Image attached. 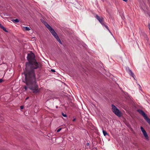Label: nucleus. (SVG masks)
<instances>
[{
  "label": "nucleus",
  "instance_id": "f257e3e1",
  "mask_svg": "<svg viewBox=\"0 0 150 150\" xmlns=\"http://www.w3.org/2000/svg\"><path fill=\"white\" fill-rule=\"evenodd\" d=\"M24 79L23 81L27 85H29V88L33 91V93H37L39 92L38 86L36 83L35 75L34 70H29L24 72Z\"/></svg>",
  "mask_w": 150,
  "mask_h": 150
},
{
  "label": "nucleus",
  "instance_id": "f03ea898",
  "mask_svg": "<svg viewBox=\"0 0 150 150\" xmlns=\"http://www.w3.org/2000/svg\"><path fill=\"white\" fill-rule=\"evenodd\" d=\"M35 57V55L33 53L28 54L27 58L28 62H26L25 64L26 67L30 68V70H34L39 67V65Z\"/></svg>",
  "mask_w": 150,
  "mask_h": 150
},
{
  "label": "nucleus",
  "instance_id": "7ed1b4c3",
  "mask_svg": "<svg viewBox=\"0 0 150 150\" xmlns=\"http://www.w3.org/2000/svg\"><path fill=\"white\" fill-rule=\"evenodd\" d=\"M48 30L59 43L60 44H62L61 41L59 37L55 32L54 30L51 27L49 28Z\"/></svg>",
  "mask_w": 150,
  "mask_h": 150
},
{
  "label": "nucleus",
  "instance_id": "20e7f679",
  "mask_svg": "<svg viewBox=\"0 0 150 150\" xmlns=\"http://www.w3.org/2000/svg\"><path fill=\"white\" fill-rule=\"evenodd\" d=\"M112 107V111L118 117H120L121 116V112L113 104L111 105Z\"/></svg>",
  "mask_w": 150,
  "mask_h": 150
},
{
  "label": "nucleus",
  "instance_id": "39448f33",
  "mask_svg": "<svg viewBox=\"0 0 150 150\" xmlns=\"http://www.w3.org/2000/svg\"><path fill=\"white\" fill-rule=\"evenodd\" d=\"M137 111L143 117L144 119L147 121L150 125V119L148 117L145 113L141 109L137 110Z\"/></svg>",
  "mask_w": 150,
  "mask_h": 150
},
{
  "label": "nucleus",
  "instance_id": "423d86ee",
  "mask_svg": "<svg viewBox=\"0 0 150 150\" xmlns=\"http://www.w3.org/2000/svg\"><path fill=\"white\" fill-rule=\"evenodd\" d=\"M126 70L128 72V73L132 77H133L134 80H135V75H134V74L133 73L132 70L129 69V68L128 67H127L126 68Z\"/></svg>",
  "mask_w": 150,
  "mask_h": 150
},
{
  "label": "nucleus",
  "instance_id": "0eeeda50",
  "mask_svg": "<svg viewBox=\"0 0 150 150\" xmlns=\"http://www.w3.org/2000/svg\"><path fill=\"white\" fill-rule=\"evenodd\" d=\"M95 18L99 21L100 23L102 25H104L103 22V17H100L98 15H96Z\"/></svg>",
  "mask_w": 150,
  "mask_h": 150
},
{
  "label": "nucleus",
  "instance_id": "6e6552de",
  "mask_svg": "<svg viewBox=\"0 0 150 150\" xmlns=\"http://www.w3.org/2000/svg\"><path fill=\"white\" fill-rule=\"evenodd\" d=\"M141 129L144 137L146 139L148 138V136L146 131L142 127H141Z\"/></svg>",
  "mask_w": 150,
  "mask_h": 150
},
{
  "label": "nucleus",
  "instance_id": "1a4fd4ad",
  "mask_svg": "<svg viewBox=\"0 0 150 150\" xmlns=\"http://www.w3.org/2000/svg\"><path fill=\"white\" fill-rule=\"evenodd\" d=\"M42 22L44 24L48 29L51 27L46 21L43 20L42 21Z\"/></svg>",
  "mask_w": 150,
  "mask_h": 150
},
{
  "label": "nucleus",
  "instance_id": "9d476101",
  "mask_svg": "<svg viewBox=\"0 0 150 150\" xmlns=\"http://www.w3.org/2000/svg\"><path fill=\"white\" fill-rule=\"evenodd\" d=\"M103 132L104 136H106V135H108V136H109L108 134L106 131L103 130Z\"/></svg>",
  "mask_w": 150,
  "mask_h": 150
},
{
  "label": "nucleus",
  "instance_id": "9b49d317",
  "mask_svg": "<svg viewBox=\"0 0 150 150\" xmlns=\"http://www.w3.org/2000/svg\"><path fill=\"white\" fill-rule=\"evenodd\" d=\"M103 25V26H104L106 28V29H107V30L109 31V32H110V33L112 35V33H111V32L110 31V30H109V28H108V27L107 25H105L104 24V25Z\"/></svg>",
  "mask_w": 150,
  "mask_h": 150
},
{
  "label": "nucleus",
  "instance_id": "f8f14e48",
  "mask_svg": "<svg viewBox=\"0 0 150 150\" xmlns=\"http://www.w3.org/2000/svg\"><path fill=\"white\" fill-rule=\"evenodd\" d=\"M0 28L2 29L5 32H7V31L6 30V28L4 27L2 25L0 27Z\"/></svg>",
  "mask_w": 150,
  "mask_h": 150
},
{
  "label": "nucleus",
  "instance_id": "ddd939ff",
  "mask_svg": "<svg viewBox=\"0 0 150 150\" xmlns=\"http://www.w3.org/2000/svg\"><path fill=\"white\" fill-rule=\"evenodd\" d=\"M14 22L15 23H18L19 22V19H14L12 21Z\"/></svg>",
  "mask_w": 150,
  "mask_h": 150
},
{
  "label": "nucleus",
  "instance_id": "4468645a",
  "mask_svg": "<svg viewBox=\"0 0 150 150\" xmlns=\"http://www.w3.org/2000/svg\"><path fill=\"white\" fill-rule=\"evenodd\" d=\"M62 115L64 117H67V115L65 114H64V113L63 112H62L61 113Z\"/></svg>",
  "mask_w": 150,
  "mask_h": 150
},
{
  "label": "nucleus",
  "instance_id": "2eb2a0df",
  "mask_svg": "<svg viewBox=\"0 0 150 150\" xmlns=\"http://www.w3.org/2000/svg\"><path fill=\"white\" fill-rule=\"evenodd\" d=\"M25 30L27 31H29L30 30V28L28 27H26L25 28Z\"/></svg>",
  "mask_w": 150,
  "mask_h": 150
},
{
  "label": "nucleus",
  "instance_id": "dca6fc26",
  "mask_svg": "<svg viewBox=\"0 0 150 150\" xmlns=\"http://www.w3.org/2000/svg\"><path fill=\"white\" fill-rule=\"evenodd\" d=\"M61 128H60L57 131V132H60V131L61 130Z\"/></svg>",
  "mask_w": 150,
  "mask_h": 150
},
{
  "label": "nucleus",
  "instance_id": "f3484780",
  "mask_svg": "<svg viewBox=\"0 0 150 150\" xmlns=\"http://www.w3.org/2000/svg\"><path fill=\"white\" fill-rule=\"evenodd\" d=\"M51 71L53 72H55V70L54 69H51Z\"/></svg>",
  "mask_w": 150,
  "mask_h": 150
},
{
  "label": "nucleus",
  "instance_id": "a211bd4d",
  "mask_svg": "<svg viewBox=\"0 0 150 150\" xmlns=\"http://www.w3.org/2000/svg\"><path fill=\"white\" fill-rule=\"evenodd\" d=\"M24 88L25 90H26L27 89V87L26 86H24Z\"/></svg>",
  "mask_w": 150,
  "mask_h": 150
},
{
  "label": "nucleus",
  "instance_id": "6ab92c4d",
  "mask_svg": "<svg viewBox=\"0 0 150 150\" xmlns=\"http://www.w3.org/2000/svg\"><path fill=\"white\" fill-rule=\"evenodd\" d=\"M3 81V80L1 79H0V83H1Z\"/></svg>",
  "mask_w": 150,
  "mask_h": 150
},
{
  "label": "nucleus",
  "instance_id": "aec40b11",
  "mask_svg": "<svg viewBox=\"0 0 150 150\" xmlns=\"http://www.w3.org/2000/svg\"><path fill=\"white\" fill-rule=\"evenodd\" d=\"M20 108L21 109H23V106H21L20 107Z\"/></svg>",
  "mask_w": 150,
  "mask_h": 150
},
{
  "label": "nucleus",
  "instance_id": "412c9836",
  "mask_svg": "<svg viewBox=\"0 0 150 150\" xmlns=\"http://www.w3.org/2000/svg\"><path fill=\"white\" fill-rule=\"evenodd\" d=\"M76 120V119L75 118H74V119L73 120V121L74 122Z\"/></svg>",
  "mask_w": 150,
  "mask_h": 150
},
{
  "label": "nucleus",
  "instance_id": "4be33fe9",
  "mask_svg": "<svg viewBox=\"0 0 150 150\" xmlns=\"http://www.w3.org/2000/svg\"><path fill=\"white\" fill-rule=\"evenodd\" d=\"M87 146H89V143H87Z\"/></svg>",
  "mask_w": 150,
  "mask_h": 150
},
{
  "label": "nucleus",
  "instance_id": "5701e85b",
  "mask_svg": "<svg viewBox=\"0 0 150 150\" xmlns=\"http://www.w3.org/2000/svg\"><path fill=\"white\" fill-rule=\"evenodd\" d=\"M28 98H29V97H27L25 98V100H27L28 99Z\"/></svg>",
  "mask_w": 150,
  "mask_h": 150
},
{
  "label": "nucleus",
  "instance_id": "b1692460",
  "mask_svg": "<svg viewBox=\"0 0 150 150\" xmlns=\"http://www.w3.org/2000/svg\"><path fill=\"white\" fill-rule=\"evenodd\" d=\"M2 25L1 23H0V27Z\"/></svg>",
  "mask_w": 150,
  "mask_h": 150
},
{
  "label": "nucleus",
  "instance_id": "393cba45",
  "mask_svg": "<svg viewBox=\"0 0 150 150\" xmlns=\"http://www.w3.org/2000/svg\"><path fill=\"white\" fill-rule=\"evenodd\" d=\"M56 108H58V106H56Z\"/></svg>",
  "mask_w": 150,
  "mask_h": 150
},
{
  "label": "nucleus",
  "instance_id": "a878e982",
  "mask_svg": "<svg viewBox=\"0 0 150 150\" xmlns=\"http://www.w3.org/2000/svg\"><path fill=\"white\" fill-rule=\"evenodd\" d=\"M93 142H96V143H97V141H93Z\"/></svg>",
  "mask_w": 150,
  "mask_h": 150
},
{
  "label": "nucleus",
  "instance_id": "bb28decb",
  "mask_svg": "<svg viewBox=\"0 0 150 150\" xmlns=\"http://www.w3.org/2000/svg\"><path fill=\"white\" fill-rule=\"evenodd\" d=\"M149 26H150V24H149Z\"/></svg>",
  "mask_w": 150,
  "mask_h": 150
}]
</instances>
